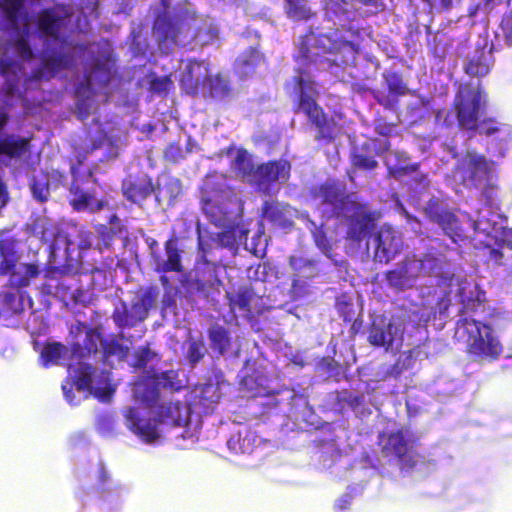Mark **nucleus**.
<instances>
[{
  "mask_svg": "<svg viewBox=\"0 0 512 512\" xmlns=\"http://www.w3.org/2000/svg\"><path fill=\"white\" fill-rule=\"evenodd\" d=\"M298 49L300 58L306 64L327 63L328 67H344L354 61L360 52V44L349 40L340 30L315 33L310 27L300 37Z\"/></svg>",
  "mask_w": 512,
  "mask_h": 512,
  "instance_id": "f257e3e1",
  "label": "nucleus"
},
{
  "mask_svg": "<svg viewBox=\"0 0 512 512\" xmlns=\"http://www.w3.org/2000/svg\"><path fill=\"white\" fill-rule=\"evenodd\" d=\"M292 84L294 92L293 112L296 114L302 113L307 117L318 131L316 136L318 141L331 142L334 139L335 122L318 104L319 91L310 72L300 70L299 74L292 78Z\"/></svg>",
  "mask_w": 512,
  "mask_h": 512,
  "instance_id": "f03ea898",
  "label": "nucleus"
},
{
  "mask_svg": "<svg viewBox=\"0 0 512 512\" xmlns=\"http://www.w3.org/2000/svg\"><path fill=\"white\" fill-rule=\"evenodd\" d=\"M157 419H146L135 407L128 408L125 418L127 427L146 443H153L159 437L157 422L169 427H183L189 422V411L180 401L162 403L157 407Z\"/></svg>",
  "mask_w": 512,
  "mask_h": 512,
  "instance_id": "7ed1b4c3",
  "label": "nucleus"
},
{
  "mask_svg": "<svg viewBox=\"0 0 512 512\" xmlns=\"http://www.w3.org/2000/svg\"><path fill=\"white\" fill-rule=\"evenodd\" d=\"M457 330L466 336V353L476 362H494L504 348L491 324L463 317L457 321Z\"/></svg>",
  "mask_w": 512,
  "mask_h": 512,
  "instance_id": "20e7f679",
  "label": "nucleus"
},
{
  "mask_svg": "<svg viewBox=\"0 0 512 512\" xmlns=\"http://www.w3.org/2000/svg\"><path fill=\"white\" fill-rule=\"evenodd\" d=\"M486 108L487 99L481 88L462 84L455 94L450 111L443 119V125L452 127L456 121L460 130L476 129Z\"/></svg>",
  "mask_w": 512,
  "mask_h": 512,
  "instance_id": "39448f33",
  "label": "nucleus"
},
{
  "mask_svg": "<svg viewBox=\"0 0 512 512\" xmlns=\"http://www.w3.org/2000/svg\"><path fill=\"white\" fill-rule=\"evenodd\" d=\"M453 158L456 159L452 168L453 177L467 190H473L493 178L495 161L475 149L466 150L460 156L453 154Z\"/></svg>",
  "mask_w": 512,
  "mask_h": 512,
  "instance_id": "423d86ee",
  "label": "nucleus"
},
{
  "mask_svg": "<svg viewBox=\"0 0 512 512\" xmlns=\"http://www.w3.org/2000/svg\"><path fill=\"white\" fill-rule=\"evenodd\" d=\"M377 446L381 457L389 463L396 462L402 471L414 469L423 460V457L413 449L402 428L379 433Z\"/></svg>",
  "mask_w": 512,
  "mask_h": 512,
  "instance_id": "0eeeda50",
  "label": "nucleus"
},
{
  "mask_svg": "<svg viewBox=\"0 0 512 512\" xmlns=\"http://www.w3.org/2000/svg\"><path fill=\"white\" fill-rule=\"evenodd\" d=\"M310 197L318 200L321 205L330 207L331 217L339 219L346 216L351 204L356 202L350 200L344 185L336 180H327L310 188Z\"/></svg>",
  "mask_w": 512,
  "mask_h": 512,
  "instance_id": "6e6552de",
  "label": "nucleus"
},
{
  "mask_svg": "<svg viewBox=\"0 0 512 512\" xmlns=\"http://www.w3.org/2000/svg\"><path fill=\"white\" fill-rule=\"evenodd\" d=\"M151 30L159 49L165 50L178 45L188 29L183 17L168 10H160L154 15Z\"/></svg>",
  "mask_w": 512,
  "mask_h": 512,
  "instance_id": "1a4fd4ad",
  "label": "nucleus"
},
{
  "mask_svg": "<svg viewBox=\"0 0 512 512\" xmlns=\"http://www.w3.org/2000/svg\"><path fill=\"white\" fill-rule=\"evenodd\" d=\"M74 384L78 391H90L100 401H109L115 389L110 383L107 371H97L88 363H79L75 370Z\"/></svg>",
  "mask_w": 512,
  "mask_h": 512,
  "instance_id": "9d476101",
  "label": "nucleus"
},
{
  "mask_svg": "<svg viewBox=\"0 0 512 512\" xmlns=\"http://www.w3.org/2000/svg\"><path fill=\"white\" fill-rule=\"evenodd\" d=\"M71 174L73 179L69 187V205L74 211L97 213L108 208L109 202L107 199H97L95 197V190L84 186V181L77 175V166H71Z\"/></svg>",
  "mask_w": 512,
  "mask_h": 512,
  "instance_id": "9b49d317",
  "label": "nucleus"
},
{
  "mask_svg": "<svg viewBox=\"0 0 512 512\" xmlns=\"http://www.w3.org/2000/svg\"><path fill=\"white\" fill-rule=\"evenodd\" d=\"M200 203L203 213L216 226H224L226 222V212L222 209L227 190L220 183L212 180H206L200 188Z\"/></svg>",
  "mask_w": 512,
  "mask_h": 512,
  "instance_id": "f8f14e48",
  "label": "nucleus"
},
{
  "mask_svg": "<svg viewBox=\"0 0 512 512\" xmlns=\"http://www.w3.org/2000/svg\"><path fill=\"white\" fill-rule=\"evenodd\" d=\"M292 164L286 158L270 160L256 166L253 183L259 190L268 192L276 183H286L291 175Z\"/></svg>",
  "mask_w": 512,
  "mask_h": 512,
  "instance_id": "ddd939ff",
  "label": "nucleus"
},
{
  "mask_svg": "<svg viewBox=\"0 0 512 512\" xmlns=\"http://www.w3.org/2000/svg\"><path fill=\"white\" fill-rule=\"evenodd\" d=\"M425 214L429 220L436 223L454 243L467 240L466 230L461 225L456 214L448 209L442 208L437 202L429 201Z\"/></svg>",
  "mask_w": 512,
  "mask_h": 512,
  "instance_id": "4468645a",
  "label": "nucleus"
},
{
  "mask_svg": "<svg viewBox=\"0 0 512 512\" xmlns=\"http://www.w3.org/2000/svg\"><path fill=\"white\" fill-rule=\"evenodd\" d=\"M354 214L350 217L347 228V238L360 243L374 230L377 221L381 217L379 211L366 209L365 204H351Z\"/></svg>",
  "mask_w": 512,
  "mask_h": 512,
  "instance_id": "2eb2a0df",
  "label": "nucleus"
},
{
  "mask_svg": "<svg viewBox=\"0 0 512 512\" xmlns=\"http://www.w3.org/2000/svg\"><path fill=\"white\" fill-rule=\"evenodd\" d=\"M423 266L422 260L414 255H408L396 268L385 272V280L389 287L399 291L411 288Z\"/></svg>",
  "mask_w": 512,
  "mask_h": 512,
  "instance_id": "dca6fc26",
  "label": "nucleus"
},
{
  "mask_svg": "<svg viewBox=\"0 0 512 512\" xmlns=\"http://www.w3.org/2000/svg\"><path fill=\"white\" fill-rule=\"evenodd\" d=\"M29 230L32 235L38 237L43 243L49 244L54 248L60 242L64 243L67 249L73 247L75 241L71 233L65 228H60L57 223L46 217L36 218L30 225Z\"/></svg>",
  "mask_w": 512,
  "mask_h": 512,
  "instance_id": "f3484780",
  "label": "nucleus"
},
{
  "mask_svg": "<svg viewBox=\"0 0 512 512\" xmlns=\"http://www.w3.org/2000/svg\"><path fill=\"white\" fill-rule=\"evenodd\" d=\"M374 260L387 264L400 252L403 242L397 231L389 225L381 226L374 233Z\"/></svg>",
  "mask_w": 512,
  "mask_h": 512,
  "instance_id": "a211bd4d",
  "label": "nucleus"
},
{
  "mask_svg": "<svg viewBox=\"0 0 512 512\" xmlns=\"http://www.w3.org/2000/svg\"><path fill=\"white\" fill-rule=\"evenodd\" d=\"M398 327L383 315L374 317L368 327V343L375 348L392 350L394 342L400 338Z\"/></svg>",
  "mask_w": 512,
  "mask_h": 512,
  "instance_id": "6ab92c4d",
  "label": "nucleus"
},
{
  "mask_svg": "<svg viewBox=\"0 0 512 512\" xmlns=\"http://www.w3.org/2000/svg\"><path fill=\"white\" fill-rule=\"evenodd\" d=\"M74 58L69 53L57 52L48 48V42H45V50L42 56L41 64L31 75V80H50L64 69L73 65Z\"/></svg>",
  "mask_w": 512,
  "mask_h": 512,
  "instance_id": "aec40b11",
  "label": "nucleus"
},
{
  "mask_svg": "<svg viewBox=\"0 0 512 512\" xmlns=\"http://www.w3.org/2000/svg\"><path fill=\"white\" fill-rule=\"evenodd\" d=\"M210 76L209 65L201 60H189L180 79V87L185 93L195 96L203 89Z\"/></svg>",
  "mask_w": 512,
  "mask_h": 512,
  "instance_id": "412c9836",
  "label": "nucleus"
},
{
  "mask_svg": "<svg viewBox=\"0 0 512 512\" xmlns=\"http://www.w3.org/2000/svg\"><path fill=\"white\" fill-rule=\"evenodd\" d=\"M122 193L127 201L141 204L155 192V185L148 174L129 175L122 181Z\"/></svg>",
  "mask_w": 512,
  "mask_h": 512,
  "instance_id": "4be33fe9",
  "label": "nucleus"
},
{
  "mask_svg": "<svg viewBox=\"0 0 512 512\" xmlns=\"http://www.w3.org/2000/svg\"><path fill=\"white\" fill-rule=\"evenodd\" d=\"M383 79L388 88V93H380L375 98L386 109H393L399 101V97L409 92L407 83L399 72L390 71L383 74Z\"/></svg>",
  "mask_w": 512,
  "mask_h": 512,
  "instance_id": "5701e85b",
  "label": "nucleus"
},
{
  "mask_svg": "<svg viewBox=\"0 0 512 512\" xmlns=\"http://www.w3.org/2000/svg\"><path fill=\"white\" fill-rule=\"evenodd\" d=\"M178 237H170L164 243L166 260H163L158 254H152L154 270L158 273L176 272L181 273L184 270L181 260L182 251L178 247Z\"/></svg>",
  "mask_w": 512,
  "mask_h": 512,
  "instance_id": "b1692460",
  "label": "nucleus"
},
{
  "mask_svg": "<svg viewBox=\"0 0 512 512\" xmlns=\"http://www.w3.org/2000/svg\"><path fill=\"white\" fill-rule=\"evenodd\" d=\"M64 25V18L59 15L54 8L42 9L36 20V27L38 32L45 37L51 38L54 41H61V30Z\"/></svg>",
  "mask_w": 512,
  "mask_h": 512,
  "instance_id": "393cba45",
  "label": "nucleus"
},
{
  "mask_svg": "<svg viewBox=\"0 0 512 512\" xmlns=\"http://www.w3.org/2000/svg\"><path fill=\"white\" fill-rule=\"evenodd\" d=\"M458 296L465 314L485 310L486 293L477 284H465L458 289Z\"/></svg>",
  "mask_w": 512,
  "mask_h": 512,
  "instance_id": "a878e982",
  "label": "nucleus"
},
{
  "mask_svg": "<svg viewBox=\"0 0 512 512\" xmlns=\"http://www.w3.org/2000/svg\"><path fill=\"white\" fill-rule=\"evenodd\" d=\"M485 42L482 46L477 45L478 55L473 56L466 64L464 70L470 77L481 78L488 75L492 69L494 58L492 55L493 46L487 47Z\"/></svg>",
  "mask_w": 512,
  "mask_h": 512,
  "instance_id": "bb28decb",
  "label": "nucleus"
},
{
  "mask_svg": "<svg viewBox=\"0 0 512 512\" xmlns=\"http://www.w3.org/2000/svg\"><path fill=\"white\" fill-rule=\"evenodd\" d=\"M290 212L289 204H283L276 200L265 201L262 204V217L282 229H288L294 225Z\"/></svg>",
  "mask_w": 512,
  "mask_h": 512,
  "instance_id": "cd10ccee",
  "label": "nucleus"
},
{
  "mask_svg": "<svg viewBox=\"0 0 512 512\" xmlns=\"http://www.w3.org/2000/svg\"><path fill=\"white\" fill-rule=\"evenodd\" d=\"M134 398L145 404L147 407H152L160 397V389L152 373L140 376L133 386Z\"/></svg>",
  "mask_w": 512,
  "mask_h": 512,
  "instance_id": "c85d7f7f",
  "label": "nucleus"
},
{
  "mask_svg": "<svg viewBox=\"0 0 512 512\" xmlns=\"http://www.w3.org/2000/svg\"><path fill=\"white\" fill-rule=\"evenodd\" d=\"M155 199L159 205L166 204L173 207L183 195V186L179 178L168 176L163 183H158L155 187Z\"/></svg>",
  "mask_w": 512,
  "mask_h": 512,
  "instance_id": "c756f323",
  "label": "nucleus"
},
{
  "mask_svg": "<svg viewBox=\"0 0 512 512\" xmlns=\"http://www.w3.org/2000/svg\"><path fill=\"white\" fill-rule=\"evenodd\" d=\"M104 338L102 333L97 328H87L85 330V338L83 344L74 342L71 344V353L76 358H85L90 355H95L99 351V346L102 348Z\"/></svg>",
  "mask_w": 512,
  "mask_h": 512,
  "instance_id": "7c9ffc66",
  "label": "nucleus"
},
{
  "mask_svg": "<svg viewBox=\"0 0 512 512\" xmlns=\"http://www.w3.org/2000/svg\"><path fill=\"white\" fill-rule=\"evenodd\" d=\"M24 294L22 290L7 288L0 292V316L10 318L24 310Z\"/></svg>",
  "mask_w": 512,
  "mask_h": 512,
  "instance_id": "2f4dec72",
  "label": "nucleus"
},
{
  "mask_svg": "<svg viewBox=\"0 0 512 512\" xmlns=\"http://www.w3.org/2000/svg\"><path fill=\"white\" fill-rule=\"evenodd\" d=\"M24 73V66L11 59H0V74L5 77V93L12 96L19 84L20 76Z\"/></svg>",
  "mask_w": 512,
  "mask_h": 512,
  "instance_id": "473e14b6",
  "label": "nucleus"
},
{
  "mask_svg": "<svg viewBox=\"0 0 512 512\" xmlns=\"http://www.w3.org/2000/svg\"><path fill=\"white\" fill-rule=\"evenodd\" d=\"M40 274L39 266L35 263H23L19 269L9 274L6 288L22 290L30 285L31 279L37 278Z\"/></svg>",
  "mask_w": 512,
  "mask_h": 512,
  "instance_id": "72a5a7b5",
  "label": "nucleus"
},
{
  "mask_svg": "<svg viewBox=\"0 0 512 512\" xmlns=\"http://www.w3.org/2000/svg\"><path fill=\"white\" fill-rule=\"evenodd\" d=\"M372 153L371 144L364 142L355 147L350 155V164L354 170L372 171L378 167V161Z\"/></svg>",
  "mask_w": 512,
  "mask_h": 512,
  "instance_id": "f704fd0d",
  "label": "nucleus"
},
{
  "mask_svg": "<svg viewBox=\"0 0 512 512\" xmlns=\"http://www.w3.org/2000/svg\"><path fill=\"white\" fill-rule=\"evenodd\" d=\"M335 308L344 322L352 323L351 331L356 334L362 325V321L357 316L352 298L347 293H342L335 299Z\"/></svg>",
  "mask_w": 512,
  "mask_h": 512,
  "instance_id": "c9c22d12",
  "label": "nucleus"
},
{
  "mask_svg": "<svg viewBox=\"0 0 512 512\" xmlns=\"http://www.w3.org/2000/svg\"><path fill=\"white\" fill-rule=\"evenodd\" d=\"M254 298L253 289L241 287L236 292H227L226 299L231 312L239 311L244 316L252 314L251 302Z\"/></svg>",
  "mask_w": 512,
  "mask_h": 512,
  "instance_id": "e433bc0d",
  "label": "nucleus"
},
{
  "mask_svg": "<svg viewBox=\"0 0 512 512\" xmlns=\"http://www.w3.org/2000/svg\"><path fill=\"white\" fill-rule=\"evenodd\" d=\"M208 338L211 349L219 355H224L231 349L232 337L230 330L218 323L212 324L208 329Z\"/></svg>",
  "mask_w": 512,
  "mask_h": 512,
  "instance_id": "4c0bfd02",
  "label": "nucleus"
},
{
  "mask_svg": "<svg viewBox=\"0 0 512 512\" xmlns=\"http://www.w3.org/2000/svg\"><path fill=\"white\" fill-rule=\"evenodd\" d=\"M479 191L477 199L486 207L499 210L501 206L500 188L497 184V177L489 178L485 183L473 188Z\"/></svg>",
  "mask_w": 512,
  "mask_h": 512,
  "instance_id": "58836bf2",
  "label": "nucleus"
},
{
  "mask_svg": "<svg viewBox=\"0 0 512 512\" xmlns=\"http://www.w3.org/2000/svg\"><path fill=\"white\" fill-rule=\"evenodd\" d=\"M265 377L260 374H249L244 376L242 380V387L249 393L252 398L256 397H269L280 394L282 391L287 390L286 387L278 390H271L263 384Z\"/></svg>",
  "mask_w": 512,
  "mask_h": 512,
  "instance_id": "ea45409f",
  "label": "nucleus"
},
{
  "mask_svg": "<svg viewBox=\"0 0 512 512\" xmlns=\"http://www.w3.org/2000/svg\"><path fill=\"white\" fill-rule=\"evenodd\" d=\"M30 139L19 138L13 134L0 137V155L19 158L29 151Z\"/></svg>",
  "mask_w": 512,
  "mask_h": 512,
  "instance_id": "a19ab883",
  "label": "nucleus"
},
{
  "mask_svg": "<svg viewBox=\"0 0 512 512\" xmlns=\"http://www.w3.org/2000/svg\"><path fill=\"white\" fill-rule=\"evenodd\" d=\"M284 12L293 21H309L316 16L307 0H284Z\"/></svg>",
  "mask_w": 512,
  "mask_h": 512,
  "instance_id": "79ce46f5",
  "label": "nucleus"
},
{
  "mask_svg": "<svg viewBox=\"0 0 512 512\" xmlns=\"http://www.w3.org/2000/svg\"><path fill=\"white\" fill-rule=\"evenodd\" d=\"M25 0H0L2 9L9 25L15 31L20 29L19 19L24 12Z\"/></svg>",
  "mask_w": 512,
  "mask_h": 512,
  "instance_id": "37998d69",
  "label": "nucleus"
},
{
  "mask_svg": "<svg viewBox=\"0 0 512 512\" xmlns=\"http://www.w3.org/2000/svg\"><path fill=\"white\" fill-rule=\"evenodd\" d=\"M67 347L60 342H48L44 345L40 359L44 366L56 365L67 355Z\"/></svg>",
  "mask_w": 512,
  "mask_h": 512,
  "instance_id": "c03bdc74",
  "label": "nucleus"
},
{
  "mask_svg": "<svg viewBox=\"0 0 512 512\" xmlns=\"http://www.w3.org/2000/svg\"><path fill=\"white\" fill-rule=\"evenodd\" d=\"M153 376L158 384L159 389L169 390L171 392H179L184 387L182 380L179 378L178 370H166L160 373L153 371Z\"/></svg>",
  "mask_w": 512,
  "mask_h": 512,
  "instance_id": "a18cd8bd",
  "label": "nucleus"
},
{
  "mask_svg": "<svg viewBox=\"0 0 512 512\" xmlns=\"http://www.w3.org/2000/svg\"><path fill=\"white\" fill-rule=\"evenodd\" d=\"M101 351L104 360L116 357L118 360L123 361L129 355V348L121 344L114 335L110 338H104Z\"/></svg>",
  "mask_w": 512,
  "mask_h": 512,
  "instance_id": "49530a36",
  "label": "nucleus"
},
{
  "mask_svg": "<svg viewBox=\"0 0 512 512\" xmlns=\"http://www.w3.org/2000/svg\"><path fill=\"white\" fill-rule=\"evenodd\" d=\"M157 294L156 288L149 287L139 296L138 301L132 304V310L138 314V319L144 321L147 318L148 311L153 307Z\"/></svg>",
  "mask_w": 512,
  "mask_h": 512,
  "instance_id": "de8ad7c7",
  "label": "nucleus"
},
{
  "mask_svg": "<svg viewBox=\"0 0 512 512\" xmlns=\"http://www.w3.org/2000/svg\"><path fill=\"white\" fill-rule=\"evenodd\" d=\"M112 319L119 328L134 327L137 322L142 321L138 319V314H135L132 308L129 310L124 302L114 309Z\"/></svg>",
  "mask_w": 512,
  "mask_h": 512,
  "instance_id": "09e8293b",
  "label": "nucleus"
},
{
  "mask_svg": "<svg viewBox=\"0 0 512 512\" xmlns=\"http://www.w3.org/2000/svg\"><path fill=\"white\" fill-rule=\"evenodd\" d=\"M67 231L71 233L70 237L75 241L73 246H76L81 251H86L91 248L92 233L89 230L72 223L67 225Z\"/></svg>",
  "mask_w": 512,
  "mask_h": 512,
  "instance_id": "8fccbe9b",
  "label": "nucleus"
},
{
  "mask_svg": "<svg viewBox=\"0 0 512 512\" xmlns=\"http://www.w3.org/2000/svg\"><path fill=\"white\" fill-rule=\"evenodd\" d=\"M33 198L39 203H45L50 197V182L47 175L34 176L30 184Z\"/></svg>",
  "mask_w": 512,
  "mask_h": 512,
  "instance_id": "3c124183",
  "label": "nucleus"
},
{
  "mask_svg": "<svg viewBox=\"0 0 512 512\" xmlns=\"http://www.w3.org/2000/svg\"><path fill=\"white\" fill-rule=\"evenodd\" d=\"M207 353L205 343L202 337L195 339H188V348L186 351V359L192 367H195L199 362L203 360Z\"/></svg>",
  "mask_w": 512,
  "mask_h": 512,
  "instance_id": "603ef678",
  "label": "nucleus"
},
{
  "mask_svg": "<svg viewBox=\"0 0 512 512\" xmlns=\"http://www.w3.org/2000/svg\"><path fill=\"white\" fill-rule=\"evenodd\" d=\"M206 86H208L210 96L216 99L227 97L231 90L229 81L219 74L215 76L210 75Z\"/></svg>",
  "mask_w": 512,
  "mask_h": 512,
  "instance_id": "864d4df0",
  "label": "nucleus"
},
{
  "mask_svg": "<svg viewBox=\"0 0 512 512\" xmlns=\"http://www.w3.org/2000/svg\"><path fill=\"white\" fill-rule=\"evenodd\" d=\"M505 125L498 122L493 117L484 118L478 120V126L476 129H471L469 132H476L479 135L493 136L498 134Z\"/></svg>",
  "mask_w": 512,
  "mask_h": 512,
  "instance_id": "5fc2aeb1",
  "label": "nucleus"
},
{
  "mask_svg": "<svg viewBox=\"0 0 512 512\" xmlns=\"http://www.w3.org/2000/svg\"><path fill=\"white\" fill-rule=\"evenodd\" d=\"M156 356V353L150 349L149 344L140 346L134 352V362L132 366L136 369H144Z\"/></svg>",
  "mask_w": 512,
  "mask_h": 512,
  "instance_id": "6e6d98bb",
  "label": "nucleus"
},
{
  "mask_svg": "<svg viewBox=\"0 0 512 512\" xmlns=\"http://www.w3.org/2000/svg\"><path fill=\"white\" fill-rule=\"evenodd\" d=\"M255 168L256 167H254L253 163L249 159L247 152L245 150H240L235 158V169L243 176L251 177V180L253 181Z\"/></svg>",
  "mask_w": 512,
  "mask_h": 512,
  "instance_id": "4d7b16f0",
  "label": "nucleus"
},
{
  "mask_svg": "<svg viewBox=\"0 0 512 512\" xmlns=\"http://www.w3.org/2000/svg\"><path fill=\"white\" fill-rule=\"evenodd\" d=\"M217 37L218 30L212 24L198 27L195 32V38L198 39L203 46L213 43Z\"/></svg>",
  "mask_w": 512,
  "mask_h": 512,
  "instance_id": "13d9d810",
  "label": "nucleus"
},
{
  "mask_svg": "<svg viewBox=\"0 0 512 512\" xmlns=\"http://www.w3.org/2000/svg\"><path fill=\"white\" fill-rule=\"evenodd\" d=\"M93 93L92 76L90 74H85L83 80L75 87V95L79 99H86L88 101Z\"/></svg>",
  "mask_w": 512,
  "mask_h": 512,
  "instance_id": "bf43d9fd",
  "label": "nucleus"
},
{
  "mask_svg": "<svg viewBox=\"0 0 512 512\" xmlns=\"http://www.w3.org/2000/svg\"><path fill=\"white\" fill-rule=\"evenodd\" d=\"M419 163H412L405 166L387 165V175L389 178L400 179L403 176L412 174L419 169Z\"/></svg>",
  "mask_w": 512,
  "mask_h": 512,
  "instance_id": "052dcab7",
  "label": "nucleus"
},
{
  "mask_svg": "<svg viewBox=\"0 0 512 512\" xmlns=\"http://www.w3.org/2000/svg\"><path fill=\"white\" fill-rule=\"evenodd\" d=\"M166 161L176 164L184 159V153L178 142H172L165 148L163 152Z\"/></svg>",
  "mask_w": 512,
  "mask_h": 512,
  "instance_id": "680f3d73",
  "label": "nucleus"
},
{
  "mask_svg": "<svg viewBox=\"0 0 512 512\" xmlns=\"http://www.w3.org/2000/svg\"><path fill=\"white\" fill-rule=\"evenodd\" d=\"M14 47L21 58L30 61L34 57V52L25 36L18 37L14 42Z\"/></svg>",
  "mask_w": 512,
  "mask_h": 512,
  "instance_id": "e2e57ef3",
  "label": "nucleus"
},
{
  "mask_svg": "<svg viewBox=\"0 0 512 512\" xmlns=\"http://www.w3.org/2000/svg\"><path fill=\"white\" fill-rule=\"evenodd\" d=\"M93 73L100 86H106L111 80V69L106 64L97 62L93 65Z\"/></svg>",
  "mask_w": 512,
  "mask_h": 512,
  "instance_id": "0e129e2a",
  "label": "nucleus"
},
{
  "mask_svg": "<svg viewBox=\"0 0 512 512\" xmlns=\"http://www.w3.org/2000/svg\"><path fill=\"white\" fill-rule=\"evenodd\" d=\"M339 401L348 407H350L352 410H356L359 407H362L365 405V397L362 394H353L350 392L345 391Z\"/></svg>",
  "mask_w": 512,
  "mask_h": 512,
  "instance_id": "69168bd1",
  "label": "nucleus"
},
{
  "mask_svg": "<svg viewBox=\"0 0 512 512\" xmlns=\"http://www.w3.org/2000/svg\"><path fill=\"white\" fill-rule=\"evenodd\" d=\"M17 266V257L14 253H7L3 255L0 261V275H9Z\"/></svg>",
  "mask_w": 512,
  "mask_h": 512,
  "instance_id": "338daca9",
  "label": "nucleus"
},
{
  "mask_svg": "<svg viewBox=\"0 0 512 512\" xmlns=\"http://www.w3.org/2000/svg\"><path fill=\"white\" fill-rule=\"evenodd\" d=\"M171 84L169 76L155 77L150 81V89L158 94L166 93Z\"/></svg>",
  "mask_w": 512,
  "mask_h": 512,
  "instance_id": "774afa93",
  "label": "nucleus"
}]
</instances>
